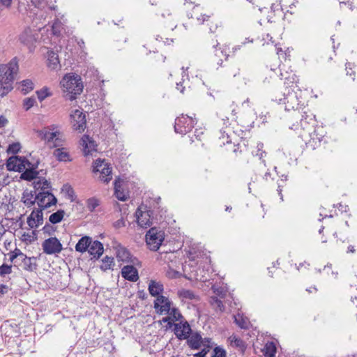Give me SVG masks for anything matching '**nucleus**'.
I'll use <instances>...</instances> for the list:
<instances>
[{
  "mask_svg": "<svg viewBox=\"0 0 357 357\" xmlns=\"http://www.w3.org/2000/svg\"><path fill=\"white\" fill-rule=\"evenodd\" d=\"M12 273V266L3 264L0 266V277H5Z\"/></svg>",
  "mask_w": 357,
  "mask_h": 357,
  "instance_id": "obj_48",
  "label": "nucleus"
},
{
  "mask_svg": "<svg viewBox=\"0 0 357 357\" xmlns=\"http://www.w3.org/2000/svg\"><path fill=\"white\" fill-rule=\"evenodd\" d=\"M36 192L34 193L31 191L24 190L22 193V202L27 207H30L33 206L35 202H37L36 199Z\"/></svg>",
  "mask_w": 357,
  "mask_h": 357,
  "instance_id": "obj_28",
  "label": "nucleus"
},
{
  "mask_svg": "<svg viewBox=\"0 0 357 357\" xmlns=\"http://www.w3.org/2000/svg\"><path fill=\"white\" fill-rule=\"evenodd\" d=\"M218 43L213 45L211 52L213 54V60L220 66L223 61L227 59L228 54H227L226 52L221 47H218Z\"/></svg>",
  "mask_w": 357,
  "mask_h": 357,
  "instance_id": "obj_19",
  "label": "nucleus"
},
{
  "mask_svg": "<svg viewBox=\"0 0 357 357\" xmlns=\"http://www.w3.org/2000/svg\"><path fill=\"white\" fill-rule=\"evenodd\" d=\"M65 212L63 210H59L56 212L50 215L49 220L52 224L60 222L63 218Z\"/></svg>",
  "mask_w": 357,
  "mask_h": 357,
  "instance_id": "obj_38",
  "label": "nucleus"
},
{
  "mask_svg": "<svg viewBox=\"0 0 357 357\" xmlns=\"http://www.w3.org/2000/svg\"><path fill=\"white\" fill-rule=\"evenodd\" d=\"M166 314H167V316L163 317L160 321L167 323V328H172L175 321H181L183 319V316L179 310L173 305L170 307V310Z\"/></svg>",
  "mask_w": 357,
  "mask_h": 357,
  "instance_id": "obj_14",
  "label": "nucleus"
},
{
  "mask_svg": "<svg viewBox=\"0 0 357 357\" xmlns=\"http://www.w3.org/2000/svg\"><path fill=\"white\" fill-rule=\"evenodd\" d=\"M314 120L313 117L310 119V121H307V119L301 120V126L303 128V132L301 133V137L306 144L311 146H316L319 144L324 137V130L323 127H314Z\"/></svg>",
  "mask_w": 357,
  "mask_h": 357,
  "instance_id": "obj_3",
  "label": "nucleus"
},
{
  "mask_svg": "<svg viewBox=\"0 0 357 357\" xmlns=\"http://www.w3.org/2000/svg\"><path fill=\"white\" fill-rule=\"evenodd\" d=\"M19 259V257H17L15 255H14L13 252H10V261L11 262H13L15 261V259Z\"/></svg>",
  "mask_w": 357,
  "mask_h": 357,
  "instance_id": "obj_63",
  "label": "nucleus"
},
{
  "mask_svg": "<svg viewBox=\"0 0 357 357\" xmlns=\"http://www.w3.org/2000/svg\"><path fill=\"white\" fill-rule=\"evenodd\" d=\"M353 66H354V64L351 63H346L347 75H354V72L351 70Z\"/></svg>",
  "mask_w": 357,
  "mask_h": 357,
  "instance_id": "obj_53",
  "label": "nucleus"
},
{
  "mask_svg": "<svg viewBox=\"0 0 357 357\" xmlns=\"http://www.w3.org/2000/svg\"><path fill=\"white\" fill-rule=\"evenodd\" d=\"M210 303L216 311L223 312L225 310V307L222 301L217 296L211 297Z\"/></svg>",
  "mask_w": 357,
  "mask_h": 357,
  "instance_id": "obj_39",
  "label": "nucleus"
},
{
  "mask_svg": "<svg viewBox=\"0 0 357 357\" xmlns=\"http://www.w3.org/2000/svg\"><path fill=\"white\" fill-rule=\"evenodd\" d=\"M71 123L74 130L82 132L86 128V116L79 109H75L70 114Z\"/></svg>",
  "mask_w": 357,
  "mask_h": 357,
  "instance_id": "obj_11",
  "label": "nucleus"
},
{
  "mask_svg": "<svg viewBox=\"0 0 357 357\" xmlns=\"http://www.w3.org/2000/svg\"><path fill=\"white\" fill-rule=\"evenodd\" d=\"M61 30V22L59 20H56L51 26V34L58 36Z\"/></svg>",
  "mask_w": 357,
  "mask_h": 357,
  "instance_id": "obj_45",
  "label": "nucleus"
},
{
  "mask_svg": "<svg viewBox=\"0 0 357 357\" xmlns=\"http://www.w3.org/2000/svg\"><path fill=\"white\" fill-rule=\"evenodd\" d=\"M8 123V120L3 116H0V128L5 126Z\"/></svg>",
  "mask_w": 357,
  "mask_h": 357,
  "instance_id": "obj_58",
  "label": "nucleus"
},
{
  "mask_svg": "<svg viewBox=\"0 0 357 357\" xmlns=\"http://www.w3.org/2000/svg\"><path fill=\"white\" fill-rule=\"evenodd\" d=\"M229 340L230 342V344L232 347L240 349H243L245 347L244 342L240 337H238L236 335H231L229 337Z\"/></svg>",
  "mask_w": 357,
  "mask_h": 357,
  "instance_id": "obj_41",
  "label": "nucleus"
},
{
  "mask_svg": "<svg viewBox=\"0 0 357 357\" xmlns=\"http://www.w3.org/2000/svg\"><path fill=\"white\" fill-rule=\"evenodd\" d=\"M14 255H15L19 259H21L25 255L20 249L15 248L14 251L12 252Z\"/></svg>",
  "mask_w": 357,
  "mask_h": 357,
  "instance_id": "obj_55",
  "label": "nucleus"
},
{
  "mask_svg": "<svg viewBox=\"0 0 357 357\" xmlns=\"http://www.w3.org/2000/svg\"><path fill=\"white\" fill-rule=\"evenodd\" d=\"M54 156L60 161H67L69 160V155L63 149H56L54 152Z\"/></svg>",
  "mask_w": 357,
  "mask_h": 357,
  "instance_id": "obj_42",
  "label": "nucleus"
},
{
  "mask_svg": "<svg viewBox=\"0 0 357 357\" xmlns=\"http://www.w3.org/2000/svg\"><path fill=\"white\" fill-rule=\"evenodd\" d=\"M43 252L47 255H56L63 250L62 244L56 237H50L42 243Z\"/></svg>",
  "mask_w": 357,
  "mask_h": 357,
  "instance_id": "obj_9",
  "label": "nucleus"
},
{
  "mask_svg": "<svg viewBox=\"0 0 357 357\" xmlns=\"http://www.w3.org/2000/svg\"><path fill=\"white\" fill-rule=\"evenodd\" d=\"M151 211L148 210L142 211L141 207L137 208L136 217L137 223L141 227L146 228L151 225Z\"/></svg>",
  "mask_w": 357,
  "mask_h": 357,
  "instance_id": "obj_15",
  "label": "nucleus"
},
{
  "mask_svg": "<svg viewBox=\"0 0 357 357\" xmlns=\"http://www.w3.org/2000/svg\"><path fill=\"white\" fill-rule=\"evenodd\" d=\"M52 229V226L50 225H46L43 227V231L44 233L50 234V231Z\"/></svg>",
  "mask_w": 357,
  "mask_h": 357,
  "instance_id": "obj_61",
  "label": "nucleus"
},
{
  "mask_svg": "<svg viewBox=\"0 0 357 357\" xmlns=\"http://www.w3.org/2000/svg\"><path fill=\"white\" fill-rule=\"evenodd\" d=\"M115 195L120 201H126L127 199V194L121 189L120 181H115L114 182Z\"/></svg>",
  "mask_w": 357,
  "mask_h": 357,
  "instance_id": "obj_34",
  "label": "nucleus"
},
{
  "mask_svg": "<svg viewBox=\"0 0 357 357\" xmlns=\"http://www.w3.org/2000/svg\"><path fill=\"white\" fill-rule=\"evenodd\" d=\"M277 191H278L279 195L280 196V199L282 200H283V196H282V188H281V186L280 185H278Z\"/></svg>",
  "mask_w": 357,
  "mask_h": 357,
  "instance_id": "obj_64",
  "label": "nucleus"
},
{
  "mask_svg": "<svg viewBox=\"0 0 357 357\" xmlns=\"http://www.w3.org/2000/svg\"><path fill=\"white\" fill-rule=\"evenodd\" d=\"M102 244L98 241H91L88 252L93 258L98 259L103 253Z\"/></svg>",
  "mask_w": 357,
  "mask_h": 357,
  "instance_id": "obj_23",
  "label": "nucleus"
},
{
  "mask_svg": "<svg viewBox=\"0 0 357 357\" xmlns=\"http://www.w3.org/2000/svg\"><path fill=\"white\" fill-rule=\"evenodd\" d=\"M84 155H88L96 151V144L89 135H84L81 139Z\"/></svg>",
  "mask_w": 357,
  "mask_h": 357,
  "instance_id": "obj_21",
  "label": "nucleus"
},
{
  "mask_svg": "<svg viewBox=\"0 0 357 357\" xmlns=\"http://www.w3.org/2000/svg\"><path fill=\"white\" fill-rule=\"evenodd\" d=\"M12 0H0V3L5 6H9L11 3Z\"/></svg>",
  "mask_w": 357,
  "mask_h": 357,
  "instance_id": "obj_62",
  "label": "nucleus"
},
{
  "mask_svg": "<svg viewBox=\"0 0 357 357\" xmlns=\"http://www.w3.org/2000/svg\"><path fill=\"white\" fill-rule=\"evenodd\" d=\"M35 32V30L29 27L26 28L20 36V42L30 47L38 38Z\"/></svg>",
  "mask_w": 357,
  "mask_h": 357,
  "instance_id": "obj_17",
  "label": "nucleus"
},
{
  "mask_svg": "<svg viewBox=\"0 0 357 357\" xmlns=\"http://www.w3.org/2000/svg\"><path fill=\"white\" fill-rule=\"evenodd\" d=\"M210 16L206 15H202L200 17H196L199 24H202L204 22L207 21Z\"/></svg>",
  "mask_w": 357,
  "mask_h": 357,
  "instance_id": "obj_54",
  "label": "nucleus"
},
{
  "mask_svg": "<svg viewBox=\"0 0 357 357\" xmlns=\"http://www.w3.org/2000/svg\"><path fill=\"white\" fill-rule=\"evenodd\" d=\"M214 355L212 357H226V351L222 348L217 347L213 350Z\"/></svg>",
  "mask_w": 357,
  "mask_h": 357,
  "instance_id": "obj_50",
  "label": "nucleus"
},
{
  "mask_svg": "<svg viewBox=\"0 0 357 357\" xmlns=\"http://www.w3.org/2000/svg\"><path fill=\"white\" fill-rule=\"evenodd\" d=\"M172 305V301L166 296H158L153 302L155 311L160 315L166 314L170 310Z\"/></svg>",
  "mask_w": 357,
  "mask_h": 357,
  "instance_id": "obj_12",
  "label": "nucleus"
},
{
  "mask_svg": "<svg viewBox=\"0 0 357 357\" xmlns=\"http://www.w3.org/2000/svg\"><path fill=\"white\" fill-rule=\"evenodd\" d=\"M31 163L24 158L12 156L7 160L6 168L8 171L21 172L26 168V166L29 167Z\"/></svg>",
  "mask_w": 357,
  "mask_h": 357,
  "instance_id": "obj_10",
  "label": "nucleus"
},
{
  "mask_svg": "<svg viewBox=\"0 0 357 357\" xmlns=\"http://www.w3.org/2000/svg\"><path fill=\"white\" fill-rule=\"evenodd\" d=\"M38 172L33 169H26L20 176V178L26 181H31L37 178Z\"/></svg>",
  "mask_w": 357,
  "mask_h": 357,
  "instance_id": "obj_35",
  "label": "nucleus"
},
{
  "mask_svg": "<svg viewBox=\"0 0 357 357\" xmlns=\"http://www.w3.org/2000/svg\"><path fill=\"white\" fill-rule=\"evenodd\" d=\"M36 103V99L34 97L26 98L23 100V107L24 110L28 111Z\"/></svg>",
  "mask_w": 357,
  "mask_h": 357,
  "instance_id": "obj_46",
  "label": "nucleus"
},
{
  "mask_svg": "<svg viewBox=\"0 0 357 357\" xmlns=\"http://www.w3.org/2000/svg\"><path fill=\"white\" fill-rule=\"evenodd\" d=\"M43 210L38 208L33 210L27 218V224L31 229L38 228L43 223Z\"/></svg>",
  "mask_w": 357,
  "mask_h": 357,
  "instance_id": "obj_16",
  "label": "nucleus"
},
{
  "mask_svg": "<svg viewBox=\"0 0 357 357\" xmlns=\"http://www.w3.org/2000/svg\"><path fill=\"white\" fill-rule=\"evenodd\" d=\"M165 239L164 231L156 227L151 228L146 234V242L151 250L156 251Z\"/></svg>",
  "mask_w": 357,
  "mask_h": 357,
  "instance_id": "obj_6",
  "label": "nucleus"
},
{
  "mask_svg": "<svg viewBox=\"0 0 357 357\" xmlns=\"http://www.w3.org/2000/svg\"><path fill=\"white\" fill-rule=\"evenodd\" d=\"M108 163L105 162V160L98 159L95 161L93 165V172H100L104 166H106Z\"/></svg>",
  "mask_w": 357,
  "mask_h": 357,
  "instance_id": "obj_47",
  "label": "nucleus"
},
{
  "mask_svg": "<svg viewBox=\"0 0 357 357\" xmlns=\"http://www.w3.org/2000/svg\"><path fill=\"white\" fill-rule=\"evenodd\" d=\"M19 67L16 58L13 59L8 64L0 65L1 96H6L13 89L14 75L18 72Z\"/></svg>",
  "mask_w": 357,
  "mask_h": 357,
  "instance_id": "obj_4",
  "label": "nucleus"
},
{
  "mask_svg": "<svg viewBox=\"0 0 357 357\" xmlns=\"http://www.w3.org/2000/svg\"><path fill=\"white\" fill-rule=\"evenodd\" d=\"M47 66L54 70L60 68L61 66L58 54L53 51L47 52Z\"/></svg>",
  "mask_w": 357,
  "mask_h": 357,
  "instance_id": "obj_24",
  "label": "nucleus"
},
{
  "mask_svg": "<svg viewBox=\"0 0 357 357\" xmlns=\"http://www.w3.org/2000/svg\"><path fill=\"white\" fill-rule=\"evenodd\" d=\"M178 296L183 301L185 300H193L195 299L197 296L191 290L188 289H181L178 291Z\"/></svg>",
  "mask_w": 357,
  "mask_h": 357,
  "instance_id": "obj_36",
  "label": "nucleus"
},
{
  "mask_svg": "<svg viewBox=\"0 0 357 357\" xmlns=\"http://www.w3.org/2000/svg\"><path fill=\"white\" fill-rule=\"evenodd\" d=\"M148 290L152 296L156 298L158 296H163L161 295V294L163 292L164 287L163 284L160 282L151 280L149 282Z\"/></svg>",
  "mask_w": 357,
  "mask_h": 357,
  "instance_id": "obj_22",
  "label": "nucleus"
},
{
  "mask_svg": "<svg viewBox=\"0 0 357 357\" xmlns=\"http://www.w3.org/2000/svg\"><path fill=\"white\" fill-rule=\"evenodd\" d=\"M31 2L36 8L41 10L47 8L50 10H54L56 7L54 4H51L53 2L52 0H31Z\"/></svg>",
  "mask_w": 357,
  "mask_h": 357,
  "instance_id": "obj_30",
  "label": "nucleus"
},
{
  "mask_svg": "<svg viewBox=\"0 0 357 357\" xmlns=\"http://www.w3.org/2000/svg\"><path fill=\"white\" fill-rule=\"evenodd\" d=\"M99 200L95 197L89 198L86 201L87 208L91 212L93 211L95 208L99 206Z\"/></svg>",
  "mask_w": 357,
  "mask_h": 357,
  "instance_id": "obj_44",
  "label": "nucleus"
},
{
  "mask_svg": "<svg viewBox=\"0 0 357 357\" xmlns=\"http://www.w3.org/2000/svg\"><path fill=\"white\" fill-rule=\"evenodd\" d=\"M263 144H257V153H256V155L259 156L260 159H261L264 157V155L265 154V152L262 151L263 149Z\"/></svg>",
  "mask_w": 357,
  "mask_h": 357,
  "instance_id": "obj_52",
  "label": "nucleus"
},
{
  "mask_svg": "<svg viewBox=\"0 0 357 357\" xmlns=\"http://www.w3.org/2000/svg\"><path fill=\"white\" fill-rule=\"evenodd\" d=\"M173 326L174 327V334L180 340L188 339L192 332L191 327L186 321L181 320L179 323L174 324Z\"/></svg>",
  "mask_w": 357,
  "mask_h": 357,
  "instance_id": "obj_13",
  "label": "nucleus"
},
{
  "mask_svg": "<svg viewBox=\"0 0 357 357\" xmlns=\"http://www.w3.org/2000/svg\"><path fill=\"white\" fill-rule=\"evenodd\" d=\"M234 322L236 325H238L241 328L246 329L248 328L250 325V321L248 318L244 317L241 314L238 313L236 315L234 316Z\"/></svg>",
  "mask_w": 357,
  "mask_h": 357,
  "instance_id": "obj_32",
  "label": "nucleus"
},
{
  "mask_svg": "<svg viewBox=\"0 0 357 357\" xmlns=\"http://www.w3.org/2000/svg\"><path fill=\"white\" fill-rule=\"evenodd\" d=\"M188 340V344L192 349H199L202 343V337L198 333H192L191 335H189Z\"/></svg>",
  "mask_w": 357,
  "mask_h": 357,
  "instance_id": "obj_27",
  "label": "nucleus"
},
{
  "mask_svg": "<svg viewBox=\"0 0 357 357\" xmlns=\"http://www.w3.org/2000/svg\"><path fill=\"white\" fill-rule=\"evenodd\" d=\"M114 225L116 228H120V227L125 226V222H124L123 219H120V220H118L117 221H116L114 223Z\"/></svg>",
  "mask_w": 357,
  "mask_h": 357,
  "instance_id": "obj_56",
  "label": "nucleus"
},
{
  "mask_svg": "<svg viewBox=\"0 0 357 357\" xmlns=\"http://www.w3.org/2000/svg\"><path fill=\"white\" fill-rule=\"evenodd\" d=\"M113 266L114 258L106 256L102 259V264L100 265V268L102 271H105L107 270L112 268Z\"/></svg>",
  "mask_w": 357,
  "mask_h": 357,
  "instance_id": "obj_40",
  "label": "nucleus"
},
{
  "mask_svg": "<svg viewBox=\"0 0 357 357\" xmlns=\"http://www.w3.org/2000/svg\"><path fill=\"white\" fill-rule=\"evenodd\" d=\"M208 350L207 349H202L200 352H198L194 355L195 357H206V355Z\"/></svg>",
  "mask_w": 357,
  "mask_h": 357,
  "instance_id": "obj_57",
  "label": "nucleus"
},
{
  "mask_svg": "<svg viewBox=\"0 0 357 357\" xmlns=\"http://www.w3.org/2000/svg\"><path fill=\"white\" fill-rule=\"evenodd\" d=\"M132 265H127L121 270L122 276L130 281L136 282L139 279L137 270Z\"/></svg>",
  "mask_w": 357,
  "mask_h": 357,
  "instance_id": "obj_20",
  "label": "nucleus"
},
{
  "mask_svg": "<svg viewBox=\"0 0 357 357\" xmlns=\"http://www.w3.org/2000/svg\"><path fill=\"white\" fill-rule=\"evenodd\" d=\"M262 351L266 357H274L276 353V347L273 342H268Z\"/></svg>",
  "mask_w": 357,
  "mask_h": 357,
  "instance_id": "obj_33",
  "label": "nucleus"
},
{
  "mask_svg": "<svg viewBox=\"0 0 357 357\" xmlns=\"http://www.w3.org/2000/svg\"><path fill=\"white\" fill-rule=\"evenodd\" d=\"M61 87L66 99L74 100L83 91L84 85L81 77L77 74L68 73L60 82Z\"/></svg>",
  "mask_w": 357,
  "mask_h": 357,
  "instance_id": "obj_2",
  "label": "nucleus"
},
{
  "mask_svg": "<svg viewBox=\"0 0 357 357\" xmlns=\"http://www.w3.org/2000/svg\"><path fill=\"white\" fill-rule=\"evenodd\" d=\"M36 93L40 102L43 101L46 98L50 97L52 95L50 89L47 86H44L41 89L36 91Z\"/></svg>",
  "mask_w": 357,
  "mask_h": 357,
  "instance_id": "obj_37",
  "label": "nucleus"
},
{
  "mask_svg": "<svg viewBox=\"0 0 357 357\" xmlns=\"http://www.w3.org/2000/svg\"><path fill=\"white\" fill-rule=\"evenodd\" d=\"M38 137L44 140L46 143L53 142V146L55 147L62 145V134L57 130L55 125L45 127L41 130L36 131Z\"/></svg>",
  "mask_w": 357,
  "mask_h": 357,
  "instance_id": "obj_5",
  "label": "nucleus"
},
{
  "mask_svg": "<svg viewBox=\"0 0 357 357\" xmlns=\"http://www.w3.org/2000/svg\"><path fill=\"white\" fill-rule=\"evenodd\" d=\"M100 179L103 182L107 183L112 179V167L109 164L102 167L100 172Z\"/></svg>",
  "mask_w": 357,
  "mask_h": 357,
  "instance_id": "obj_31",
  "label": "nucleus"
},
{
  "mask_svg": "<svg viewBox=\"0 0 357 357\" xmlns=\"http://www.w3.org/2000/svg\"><path fill=\"white\" fill-rule=\"evenodd\" d=\"M8 291V287L7 286L4 284L0 285V296L3 295Z\"/></svg>",
  "mask_w": 357,
  "mask_h": 357,
  "instance_id": "obj_59",
  "label": "nucleus"
},
{
  "mask_svg": "<svg viewBox=\"0 0 357 357\" xmlns=\"http://www.w3.org/2000/svg\"><path fill=\"white\" fill-rule=\"evenodd\" d=\"M339 2L341 8L342 7V5L346 6L347 4H348L350 6L349 8L352 9L351 3H350L349 0H339Z\"/></svg>",
  "mask_w": 357,
  "mask_h": 357,
  "instance_id": "obj_60",
  "label": "nucleus"
},
{
  "mask_svg": "<svg viewBox=\"0 0 357 357\" xmlns=\"http://www.w3.org/2000/svg\"><path fill=\"white\" fill-rule=\"evenodd\" d=\"M33 185L35 190H40L39 192H46L47 190L50 192V182L45 178H38V180L33 181Z\"/></svg>",
  "mask_w": 357,
  "mask_h": 357,
  "instance_id": "obj_26",
  "label": "nucleus"
},
{
  "mask_svg": "<svg viewBox=\"0 0 357 357\" xmlns=\"http://www.w3.org/2000/svg\"><path fill=\"white\" fill-rule=\"evenodd\" d=\"M281 76L285 79L284 86L274 92L273 100L284 105L287 111L298 109L303 105L301 100V91L296 84L298 78L294 73H290L288 76L281 73Z\"/></svg>",
  "mask_w": 357,
  "mask_h": 357,
  "instance_id": "obj_1",
  "label": "nucleus"
},
{
  "mask_svg": "<svg viewBox=\"0 0 357 357\" xmlns=\"http://www.w3.org/2000/svg\"><path fill=\"white\" fill-rule=\"evenodd\" d=\"M36 199L39 208L41 210H44L55 205L57 202L56 198L49 190H47L46 192H39L37 193Z\"/></svg>",
  "mask_w": 357,
  "mask_h": 357,
  "instance_id": "obj_8",
  "label": "nucleus"
},
{
  "mask_svg": "<svg viewBox=\"0 0 357 357\" xmlns=\"http://www.w3.org/2000/svg\"><path fill=\"white\" fill-rule=\"evenodd\" d=\"M20 148L21 146L20 143H13L12 144L9 145L8 151L12 153H17L20 151Z\"/></svg>",
  "mask_w": 357,
  "mask_h": 357,
  "instance_id": "obj_49",
  "label": "nucleus"
},
{
  "mask_svg": "<svg viewBox=\"0 0 357 357\" xmlns=\"http://www.w3.org/2000/svg\"><path fill=\"white\" fill-rule=\"evenodd\" d=\"M91 240V238L89 236L82 237L75 245V250L82 253L86 252L89 250Z\"/></svg>",
  "mask_w": 357,
  "mask_h": 357,
  "instance_id": "obj_29",
  "label": "nucleus"
},
{
  "mask_svg": "<svg viewBox=\"0 0 357 357\" xmlns=\"http://www.w3.org/2000/svg\"><path fill=\"white\" fill-rule=\"evenodd\" d=\"M196 123L197 121L192 116L182 114L176 119L174 130L177 133L185 135L192 130Z\"/></svg>",
  "mask_w": 357,
  "mask_h": 357,
  "instance_id": "obj_7",
  "label": "nucleus"
},
{
  "mask_svg": "<svg viewBox=\"0 0 357 357\" xmlns=\"http://www.w3.org/2000/svg\"><path fill=\"white\" fill-rule=\"evenodd\" d=\"M22 91L24 94L28 93L29 91L33 89V83L31 79H25L21 82Z\"/></svg>",
  "mask_w": 357,
  "mask_h": 357,
  "instance_id": "obj_43",
  "label": "nucleus"
},
{
  "mask_svg": "<svg viewBox=\"0 0 357 357\" xmlns=\"http://www.w3.org/2000/svg\"><path fill=\"white\" fill-rule=\"evenodd\" d=\"M213 291L216 294V296H219L220 298H224L227 294V291L224 289V288L222 287H213Z\"/></svg>",
  "mask_w": 357,
  "mask_h": 357,
  "instance_id": "obj_51",
  "label": "nucleus"
},
{
  "mask_svg": "<svg viewBox=\"0 0 357 357\" xmlns=\"http://www.w3.org/2000/svg\"><path fill=\"white\" fill-rule=\"evenodd\" d=\"M116 258L119 261H121L125 263H130L132 264H137L138 262L137 259L134 257L124 247H119L117 248Z\"/></svg>",
  "mask_w": 357,
  "mask_h": 357,
  "instance_id": "obj_18",
  "label": "nucleus"
},
{
  "mask_svg": "<svg viewBox=\"0 0 357 357\" xmlns=\"http://www.w3.org/2000/svg\"><path fill=\"white\" fill-rule=\"evenodd\" d=\"M20 260L22 261V266L24 270L28 271H34L36 270L37 264L36 257H28L25 255Z\"/></svg>",
  "mask_w": 357,
  "mask_h": 357,
  "instance_id": "obj_25",
  "label": "nucleus"
}]
</instances>
